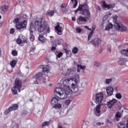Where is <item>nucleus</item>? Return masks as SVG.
Segmentation results:
<instances>
[{
    "mask_svg": "<svg viewBox=\"0 0 128 128\" xmlns=\"http://www.w3.org/2000/svg\"><path fill=\"white\" fill-rule=\"evenodd\" d=\"M78 12H79L80 14L86 16L84 17L82 16H80L78 19H77L78 24H80V22H88V18L90 17V12L88 10V4H84L80 5L78 8L75 10V14H76Z\"/></svg>",
    "mask_w": 128,
    "mask_h": 128,
    "instance_id": "obj_1",
    "label": "nucleus"
},
{
    "mask_svg": "<svg viewBox=\"0 0 128 128\" xmlns=\"http://www.w3.org/2000/svg\"><path fill=\"white\" fill-rule=\"evenodd\" d=\"M63 84L64 86H71L73 90V92L76 94V96H80L82 94V92H83L84 88L82 86H80V85H75L72 78H66L63 82Z\"/></svg>",
    "mask_w": 128,
    "mask_h": 128,
    "instance_id": "obj_2",
    "label": "nucleus"
},
{
    "mask_svg": "<svg viewBox=\"0 0 128 128\" xmlns=\"http://www.w3.org/2000/svg\"><path fill=\"white\" fill-rule=\"evenodd\" d=\"M34 24L36 26H38V30L39 32H44L46 31V32H50V26L48 24L46 21H44L42 22V19L36 17L34 20Z\"/></svg>",
    "mask_w": 128,
    "mask_h": 128,
    "instance_id": "obj_3",
    "label": "nucleus"
},
{
    "mask_svg": "<svg viewBox=\"0 0 128 128\" xmlns=\"http://www.w3.org/2000/svg\"><path fill=\"white\" fill-rule=\"evenodd\" d=\"M118 17L114 16L113 18V22H114V26L117 30L120 32H126V28L122 24V22L120 20H118Z\"/></svg>",
    "mask_w": 128,
    "mask_h": 128,
    "instance_id": "obj_4",
    "label": "nucleus"
},
{
    "mask_svg": "<svg viewBox=\"0 0 128 128\" xmlns=\"http://www.w3.org/2000/svg\"><path fill=\"white\" fill-rule=\"evenodd\" d=\"M15 86L12 88V92L14 94H18V90L20 92V88L22 86V82L19 79H16L14 81Z\"/></svg>",
    "mask_w": 128,
    "mask_h": 128,
    "instance_id": "obj_5",
    "label": "nucleus"
},
{
    "mask_svg": "<svg viewBox=\"0 0 128 128\" xmlns=\"http://www.w3.org/2000/svg\"><path fill=\"white\" fill-rule=\"evenodd\" d=\"M63 94H62V100H64V98H68V94H72V92H74L73 90H72L70 86H64L63 88Z\"/></svg>",
    "mask_w": 128,
    "mask_h": 128,
    "instance_id": "obj_6",
    "label": "nucleus"
},
{
    "mask_svg": "<svg viewBox=\"0 0 128 128\" xmlns=\"http://www.w3.org/2000/svg\"><path fill=\"white\" fill-rule=\"evenodd\" d=\"M62 88H56L54 89V94L56 98H60V100H62V94H63Z\"/></svg>",
    "mask_w": 128,
    "mask_h": 128,
    "instance_id": "obj_7",
    "label": "nucleus"
},
{
    "mask_svg": "<svg viewBox=\"0 0 128 128\" xmlns=\"http://www.w3.org/2000/svg\"><path fill=\"white\" fill-rule=\"evenodd\" d=\"M104 100V93L100 92L96 94L95 98V102L96 104H100Z\"/></svg>",
    "mask_w": 128,
    "mask_h": 128,
    "instance_id": "obj_8",
    "label": "nucleus"
},
{
    "mask_svg": "<svg viewBox=\"0 0 128 128\" xmlns=\"http://www.w3.org/2000/svg\"><path fill=\"white\" fill-rule=\"evenodd\" d=\"M27 21L26 20H24L23 22H21L19 24H16V28L18 30H22V28H26Z\"/></svg>",
    "mask_w": 128,
    "mask_h": 128,
    "instance_id": "obj_9",
    "label": "nucleus"
},
{
    "mask_svg": "<svg viewBox=\"0 0 128 128\" xmlns=\"http://www.w3.org/2000/svg\"><path fill=\"white\" fill-rule=\"evenodd\" d=\"M90 44H93L94 46H96V48H98V46H100V39L96 38L94 40L90 41Z\"/></svg>",
    "mask_w": 128,
    "mask_h": 128,
    "instance_id": "obj_10",
    "label": "nucleus"
},
{
    "mask_svg": "<svg viewBox=\"0 0 128 128\" xmlns=\"http://www.w3.org/2000/svg\"><path fill=\"white\" fill-rule=\"evenodd\" d=\"M102 104H98L94 108V114L97 116H100V106H102Z\"/></svg>",
    "mask_w": 128,
    "mask_h": 128,
    "instance_id": "obj_11",
    "label": "nucleus"
},
{
    "mask_svg": "<svg viewBox=\"0 0 128 128\" xmlns=\"http://www.w3.org/2000/svg\"><path fill=\"white\" fill-rule=\"evenodd\" d=\"M73 82L75 86H82V84H78V82H80V76L78 75H75L74 78H72Z\"/></svg>",
    "mask_w": 128,
    "mask_h": 128,
    "instance_id": "obj_12",
    "label": "nucleus"
},
{
    "mask_svg": "<svg viewBox=\"0 0 128 128\" xmlns=\"http://www.w3.org/2000/svg\"><path fill=\"white\" fill-rule=\"evenodd\" d=\"M42 76V72H39L35 76V77L34 78H33V80H35L34 82V84H38V80H40Z\"/></svg>",
    "mask_w": 128,
    "mask_h": 128,
    "instance_id": "obj_13",
    "label": "nucleus"
},
{
    "mask_svg": "<svg viewBox=\"0 0 128 128\" xmlns=\"http://www.w3.org/2000/svg\"><path fill=\"white\" fill-rule=\"evenodd\" d=\"M102 6H103L104 8H108V10H110V8H114V4H108L106 3L105 2H103Z\"/></svg>",
    "mask_w": 128,
    "mask_h": 128,
    "instance_id": "obj_14",
    "label": "nucleus"
},
{
    "mask_svg": "<svg viewBox=\"0 0 128 128\" xmlns=\"http://www.w3.org/2000/svg\"><path fill=\"white\" fill-rule=\"evenodd\" d=\"M55 30L58 34L59 36L62 34V28L60 26V24H58L56 26H55Z\"/></svg>",
    "mask_w": 128,
    "mask_h": 128,
    "instance_id": "obj_15",
    "label": "nucleus"
},
{
    "mask_svg": "<svg viewBox=\"0 0 128 128\" xmlns=\"http://www.w3.org/2000/svg\"><path fill=\"white\" fill-rule=\"evenodd\" d=\"M116 102H118V100L116 99H112L109 102H107L108 106L109 108H112V106H114Z\"/></svg>",
    "mask_w": 128,
    "mask_h": 128,
    "instance_id": "obj_16",
    "label": "nucleus"
},
{
    "mask_svg": "<svg viewBox=\"0 0 128 128\" xmlns=\"http://www.w3.org/2000/svg\"><path fill=\"white\" fill-rule=\"evenodd\" d=\"M40 68H42V72H50V66L48 65H42L40 66Z\"/></svg>",
    "mask_w": 128,
    "mask_h": 128,
    "instance_id": "obj_17",
    "label": "nucleus"
},
{
    "mask_svg": "<svg viewBox=\"0 0 128 128\" xmlns=\"http://www.w3.org/2000/svg\"><path fill=\"white\" fill-rule=\"evenodd\" d=\"M106 92L108 96H112L114 92V88L112 86H108L106 88Z\"/></svg>",
    "mask_w": 128,
    "mask_h": 128,
    "instance_id": "obj_18",
    "label": "nucleus"
},
{
    "mask_svg": "<svg viewBox=\"0 0 128 128\" xmlns=\"http://www.w3.org/2000/svg\"><path fill=\"white\" fill-rule=\"evenodd\" d=\"M62 42H64L62 40H55L53 42H52V46H56L58 44H62Z\"/></svg>",
    "mask_w": 128,
    "mask_h": 128,
    "instance_id": "obj_19",
    "label": "nucleus"
},
{
    "mask_svg": "<svg viewBox=\"0 0 128 128\" xmlns=\"http://www.w3.org/2000/svg\"><path fill=\"white\" fill-rule=\"evenodd\" d=\"M30 39L31 42H34V30H30Z\"/></svg>",
    "mask_w": 128,
    "mask_h": 128,
    "instance_id": "obj_20",
    "label": "nucleus"
},
{
    "mask_svg": "<svg viewBox=\"0 0 128 128\" xmlns=\"http://www.w3.org/2000/svg\"><path fill=\"white\" fill-rule=\"evenodd\" d=\"M120 118H122V114L120 112H117L116 114V117L114 118L115 120L118 122Z\"/></svg>",
    "mask_w": 128,
    "mask_h": 128,
    "instance_id": "obj_21",
    "label": "nucleus"
},
{
    "mask_svg": "<svg viewBox=\"0 0 128 128\" xmlns=\"http://www.w3.org/2000/svg\"><path fill=\"white\" fill-rule=\"evenodd\" d=\"M60 8L62 10V12H65V13H66V12H68V6H64V5H61L60 6Z\"/></svg>",
    "mask_w": 128,
    "mask_h": 128,
    "instance_id": "obj_22",
    "label": "nucleus"
},
{
    "mask_svg": "<svg viewBox=\"0 0 128 128\" xmlns=\"http://www.w3.org/2000/svg\"><path fill=\"white\" fill-rule=\"evenodd\" d=\"M58 97H56L54 96V98H53L51 100V104H56L58 102Z\"/></svg>",
    "mask_w": 128,
    "mask_h": 128,
    "instance_id": "obj_23",
    "label": "nucleus"
},
{
    "mask_svg": "<svg viewBox=\"0 0 128 128\" xmlns=\"http://www.w3.org/2000/svg\"><path fill=\"white\" fill-rule=\"evenodd\" d=\"M9 6H4L0 7V10L2 12H6L8 10Z\"/></svg>",
    "mask_w": 128,
    "mask_h": 128,
    "instance_id": "obj_24",
    "label": "nucleus"
},
{
    "mask_svg": "<svg viewBox=\"0 0 128 128\" xmlns=\"http://www.w3.org/2000/svg\"><path fill=\"white\" fill-rule=\"evenodd\" d=\"M124 62H126V60L124 58H120L118 60V64L120 66H124Z\"/></svg>",
    "mask_w": 128,
    "mask_h": 128,
    "instance_id": "obj_25",
    "label": "nucleus"
},
{
    "mask_svg": "<svg viewBox=\"0 0 128 128\" xmlns=\"http://www.w3.org/2000/svg\"><path fill=\"white\" fill-rule=\"evenodd\" d=\"M118 128H126V123L124 122H120L118 124Z\"/></svg>",
    "mask_w": 128,
    "mask_h": 128,
    "instance_id": "obj_26",
    "label": "nucleus"
},
{
    "mask_svg": "<svg viewBox=\"0 0 128 128\" xmlns=\"http://www.w3.org/2000/svg\"><path fill=\"white\" fill-rule=\"evenodd\" d=\"M16 42L18 44H26V40H22L20 38H18L16 40Z\"/></svg>",
    "mask_w": 128,
    "mask_h": 128,
    "instance_id": "obj_27",
    "label": "nucleus"
},
{
    "mask_svg": "<svg viewBox=\"0 0 128 128\" xmlns=\"http://www.w3.org/2000/svg\"><path fill=\"white\" fill-rule=\"evenodd\" d=\"M120 53L126 56H128V50H123L120 51Z\"/></svg>",
    "mask_w": 128,
    "mask_h": 128,
    "instance_id": "obj_28",
    "label": "nucleus"
},
{
    "mask_svg": "<svg viewBox=\"0 0 128 128\" xmlns=\"http://www.w3.org/2000/svg\"><path fill=\"white\" fill-rule=\"evenodd\" d=\"M38 40L42 42H46V38L42 35H39Z\"/></svg>",
    "mask_w": 128,
    "mask_h": 128,
    "instance_id": "obj_29",
    "label": "nucleus"
},
{
    "mask_svg": "<svg viewBox=\"0 0 128 128\" xmlns=\"http://www.w3.org/2000/svg\"><path fill=\"white\" fill-rule=\"evenodd\" d=\"M112 28V24H108L106 26V28H105V30H110V28Z\"/></svg>",
    "mask_w": 128,
    "mask_h": 128,
    "instance_id": "obj_30",
    "label": "nucleus"
},
{
    "mask_svg": "<svg viewBox=\"0 0 128 128\" xmlns=\"http://www.w3.org/2000/svg\"><path fill=\"white\" fill-rule=\"evenodd\" d=\"M72 4H74L72 8H76V6H78V0H71Z\"/></svg>",
    "mask_w": 128,
    "mask_h": 128,
    "instance_id": "obj_31",
    "label": "nucleus"
},
{
    "mask_svg": "<svg viewBox=\"0 0 128 128\" xmlns=\"http://www.w3.org/2000/svg\"><path fill=\"white\" fill-rule=\"evenodd\" d=\"M29 30H34L36 31V28L34 27V23L32 22L30 24V27L29 28Z\"/></svg>",
    "mask_w": 128,
    "mask_h": 128,
    "instance_id": "obj_32",
    "label": "nucleus"
},
{
    "mask_svg": "<svg viewBox=\"0 0 128 128\" xmlns=\"http://www.w3.org/2000/svg\"><path fill=\"white\" fill-rule=\"evenodd\" d=\"M12 110H14V108H12V106L10 107L8 110L5 111L4 114H8L10 112H12Z\"/></svg>",
    "mask_w": 128,
    "mask_h": 128,
    "instance_id": "obj_33",
    "label": "nucleus"
},
{
    "mask_svg": "<svg viewBox=\"0 0 128 128\" xmlns=\"http://www.w3.org/2000/svg\"><path fill=\"white\" fill-rule=\"evenodd\" d=\"M112 82V78H106L105 80V84H110Z\"/></svg>",
    "mask_w": 128,
    "mask_h": 128,
    "instance_id": "obj_34",
    "label": "nucleus"
},
{
    "mask_svg": "<svg viewBox=\"0 0 128 128\" xmlns=\"http://www.w3.org/2000/svg\"><path fill=\"white\" fill-rule=\"evenodd\" d=\"M10 64L12 68H14V66H16V60H12L10 62Z\"/></svg>",
    "mask_w": 128,
    "mask_h": 128,
    "instance_id": "obj_35",
    "label": "nucleus"
},
{
    "mask_svg": "<svg viewBox=\"0 0 128 128\" xmlns=\"http://www.w3.org/2000/svg\"><path fill=\"white\" fill-rule=\"evenodd\" d=\"M50 124V122H43L41 126H42V128H44V126H48Z\"/></svg>",
    "mask_w": 128,
    "mask_h": 128,
    "instance_id": "obj_36",
    "label": "nucleus"
},
{
    "mask_svg": "<svg viewBox=\"0 0 128 128\" xmlns=\"http://www.w3.org/2000/svg\"><path fill=\"white\" fill-rule=\"evenodd\" d=\"M94 30H92L88 36V40H90L92 36V34H94Z\"/></svg>",
    "mask_w": 128,
    "mask_h": 128,
    "instance_id": "obj_37",
    "label": "nucleus"
},
{
    "mask_svg": "<svg viewBox=\"0 0 128 128\" xmlns=\"http://www.w3.org/2000/svg\"><path fill=\"white\" fill-rule=\"evenodd\" d=\"M54 108H62V104H57L54 106Z\"/></svg>",
    "mask_w": 128,
    "mask_h": 128,
    "instance_id": "obj_38",
    "label": "nucleus"
},
{
    "mask_svg": "<svg viewBox=\"0 0 128 128\" xmlns=\"http://www.w3.org/2000/svg\"><path fill=\"white\" fill-rule=\"evenodd\" d=\"M78 48L75 47L73 48L72 50V52L73 54H78Z\"/></svg>",
    "mask_w": 128,
    "mask_h": 128,
    "instance_id": "obj_39",
    "label": "nucleus"
},
{
    "mask_svg": "<svg viewBox=\"0 0 128 128\" xmlns=\"http://www.w3.org/2000/svg\"><path fill=\"white\" fill-rule=\"evenodd\" d=\"M116 98H118V100H120L122 98V94H120V93H118L116 94Z\"/></svg>",
    "mask_w": 128,
    "mask_h": 128,
    "instance_id": "obj_40",
    "label": "nucleus"
},
{
    "mask_svg": "<svg viewBox=\"0 0 128 128\" xmlns=\"http://www.w3.org/2000/svg\"><path fill=\"white\" fill-rule=\"evenodd\" d=\"M35 50H36V48L34 47L31 48L30 51V54H34V52Z\"/></svg>",
    "mask_w": 128,
    "mask_h": 128,
    "instance_id": "obj_41",
    "label": "nucleus"
},
{
    "mask_svg": "<svg viewBox=\"0 0 128 128\" xmlns=\"http://www.w3.org/2000/svg\"><path fill=\"white\" fill-rule=\"evenodd\" d=\"M12 56H16L18 54V52L16 50H13L12 52Z\"/></svg>",
    "mask_w": 128,
    "mask_h": 128,
    "instance_id": "obj_42",
    "label": "nucleus"
},
{
    "mask_svg": "<svg viewBox=\"0 0 128 128\" xmlns=\"http://www.w3.org/2000/svg\"><path fill=\"white\" fill-rule=\"evenodd\" d=\"M94 66L97 68H99V66H100V63L99 62H94Z\"/></svg>",
    "mask_w": 128,
    "mask_h": 128,
    "instance_id": "obj_43",
    "label": "nucleus"
},
{
    "mask_svg": "<svg viewBox=\"0 0 128 128\" xmlns=\"http://www.w3.org/2000/svg\"><path fill=\"white\" fill-rule=\"evenodd\" d=\"M70 102L71 101L70 100H66L64 102V104H66V106H69L70 104Z\"/></svg>",
    "mask_w": 128,
    "mask_h": 128,
    "instance_id": "obj_44",
    "label": "nucleus"
},
{
    "mask_svg": "<svg viewBox=\"0 0 128 128\" xmlns=\"http://www.w3.org/2000/svg\"><path fill=\"white\" fill-rule=\"evenodd\" d=\"M12 107L13 108L14 110H18V104H15L13 105V106Z\"/></svg>",
    "mask_w": 128,
    "mask_h": 128,
    "instance_id": "obj_45",
    "label": "nucleus"
},
{
    "mask_svg": "<svg viewBox=\"0 0 128 128\" xmlns=\"http://www.w3.org/2000/svg\"><path fill=\"white\" fill-rule=\"evenodd\" d=\"M56 56H57V58H60V56H62V52H57V54H56Z\"/></svg>",
    "mask_w": 128,
    "mask_h": 128,
    "instance_id": "obj_46",
    "label": "nucleus"
},
{
    "mask_svg": "<svg viewBox=\"0 0 128 128\" xmlns=\"http://www.w3.org/2000/svg\"><path fill=\"white\" fill-rule=\"evenodd\" d=\"M54 11L52 10L51 12H50L48 13V16H54Z\"/></svg>",
    "mask_w": 128,
    "mask_h": 128,
    "instance_id": "obj_47",
    "label": "nucleus"
},
{
    "mask_svg": "<svg viewBox=\"0 0 128 128\" xmlns=\"http://www.w3.org/2000/svg\"><path fill=\"white\" fill-rule=\"evenodd\" d=\"M78 68H80L81 70H86V66H82L81 65H78Z\"/></svg>",
    "mask_w": 128,
    "mask_h": 128,
    "instance_id": "obj_48",
    "label": "nucleus"
},
{
    "mask_svg": "<svg viewBox=\"0 0 128 128\" xmlns=\"http://www.w3.org/2000/svg\"><path fill=\"white\" fill-rule=\"evenodd\" d=\"M46 80H47V82H48V76H46V78H43V82H46Z\"/></svg>",
    "mask_w": 128,
    "mask_h": 128,
    "instance_id": "obj_49",
    "label": "nucleus"
},
{
    "mask_svg": "<svg viewBox=\"0 0 128 128\" xmlns=\"http://www.w3.org/2000/svg\"><path fill=\"white\" fill-rule=\"evenodd\" d=\"M106 124L107 126H112V122L110 121L109 120H108L106 122Z\"/></svg>",
    "mask_w": 128,
    "mask_h": 128,
    "instance_id": "obj_50",
    "label": "nucleus"
},
{
    "mask_svg": "<svg viewBox=\"0 0 128 128\" xmlns=\"http://www.w3.org/2000/svg\"><path fill=\"white\" fill-rule=\"evenodd\" d=\"M76 32H82V29H80V28L78 27L76 28Z\"/></svg>",
    "mask_w": 128,
    "mask_h": 128,
    "instance_id": "obj_51",
    "label": "nucleus"
},
{
    "mask_svg": "<svg viewBox=\"0 0 128 128\" xmlns=\"http://www.w3.org/2000/svg\"><path fill=\"white\" fill-rule=\"evenodd\" d=\"M10 34H14V28H12L11 29H10Z\"/></svg>",
    "mask_w": 128,
    "mask_h": 128,
    "instance_id": "obj_52",
    "label": "nucleus"
},
{
    "mask_svg": "<svg viewBox=\"0 0 128 128\" xmlns=\"http://www.w3.org/2000/svg\"><path fill=\"white\" fill-rule=\"evenodd\" d=\"M18 20H20V19H18V18H15L14 20V24H18Z\"/></svg>",
    "mask_w": 128,
    "mask_h": 128,
    "instance_id": "obj_53",
    "label": "nucleus"
},
{
    "mask_svg": "<svg viewBox=\"0 0 128 128\" xmlns=\"http://www.w3.org/2000/svg\"><path fill=\"white\" fill-rule=\"evenodd\" d=\"M102 124L104 125V122L100 123V122H98L96 123V126H102Z\"/></svg>",
    "mask_w": 128,
    "mask_h": 128,
    "instance_id": "obj_54",
    "label": "nucleus"
},
{
    "mask_svg": "<svg viewBox=\"0 0 128 128\" xmlns=\"http://www.w3.org/2000/svg\"><path fill=\"white\" fill-rule=\"evenodd\" d=\"M56 50V48L54 46L51 48V50Z\"/></svg>",
    "mask_w": 128,
    "mask_h": 128,
    "instance_id": "obj_55",
    "label": "nucleus"
},
{
    "mask_svg": "<svg viewBox=\"0 0 128 128\" xmlns=\"http://www.w3.org/2000/svg\"><path fill=\"white\" fill-rule=\"evenodd\" d=\"M84 28H86L87 30H92V29L90 28L88 26H84Z\"/></svg>",
    "mask_w": 128,
    "mask_h": 128,
    "instance_id": "obj_56",
    "label": "nucleus"
},
{
    "mask_svg": "<svg viewBox=\"0 0 128 128\" xmlns=\"http://www.w3.org/2000/svg\"><path fill=\"white\" fill-rule=\"evenodd\" d=\"M72 20H73V22H76V17H72Z\"/></svg>",
    "mask_w": 128,
    "mask_h": 128,
    "instance_id": "obj_57",
    "label": "nucleus"
},
{
    "mask_svg": "<svg viewBox=\"0 0 128 128\" xmlns=\"http://www.w3.org/2000/svg\"><path fill=\"white\" fill-rule=\"evenodd\" d=\"M80 68H78H78H77V72H80Z\"/></svg>",
    "mask_w": 128,
    "mask_h": 128,
    "instance_id": "obj_58",
    "label": "nucleus"
},
{
    "mask_svg": "<svg viewBox=\"0 0 128 128\" xmlns=\"http://www.w3.org/2000/svg\"><path fill=\"white\" fill-rule=\"evenodd\" d=\"M108 52H112V50L110 49V48H108Z\"/></svg>",
    "mask_w": 128,
    "mask_h": 128,
    "instance_id": "obj_59",
    "label": "nucleus"
},
{
    "mask_svg": "<svg viewBox=\"0 0 128 128\" xmlns=\"http://www.w3.org/2000/svg\"><path fill=\"white\" fill-rule=\"evenodd\" d=\"M96 8H97V10H100V6H97L96 7Z\"/></svg>",
    "mask_w": 128,
    "mask_h": 128,
    "instance_id": "obj_60",
    "label": "nucleus"
},
{
    "mask_svg": "<svg viewBox=\"0 0 128 128\" xmlns=\"http://www.w3.org/2000/svg\"><path fill=\"white\" fill-rule=\"evenodd\" d=\"M74 64H77L76 62V61L74 62Z\"/></svg>",
    "mask_w": 128,
    "mask_h": 128,
    "instance_id": "obj_61",
    "label": "nucleus"
},
{
    "mask_svg": "<svg viewBox=\"0 0 128 128\" xmlns=\"http://www.w3.org/2000/svg\"><path fill=\"white\" fill-rule=\"evenodd\" d=\"M20 128V126L18 125L17 126V128Z\"/></svg>",
    "mask_w": 128,
    "mask_h": 128,
    "instance_id": "obj_62",
    "label": "nucleus"
},
{
    "mask_svg": "<svg viewBox=\"0 0 128 128\" xmlns=\"http://www.w3.org/2000/svg\"><path fill=\"white\" fill-rule=\"evenodd\" d=\"M105 18H108V15H106Z\"/></svg>",
    "mask_w": 128,
    "mask_h": 128,
    "instance_id": "obj_63",
    "label": "nucleus"
},
{
    "mask_svg": "<svg viewBox=\"0 0 128 128\" xmlns=\"http://www.w3.org/2000/svg\"><path fill=\"white\" fill-rule=\"evenodd\" d=\"M50 38H53L52 36H50Z\"/></svg>",
    "mask_w": 128,
    "mask_h": 128,
    "instance_id": "obj_64",
    "label": "nucleus"
}]
</instances>
